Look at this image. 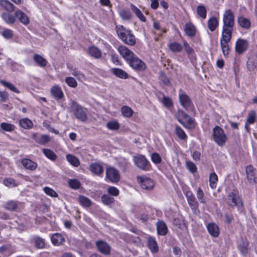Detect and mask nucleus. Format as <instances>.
Segmentation results:
<instances>
[{"instance_id":"obj_1","label":"nucleus","mask_w":257,"mask_h":257,"mask_svg":"<svg viewBox=\"0 0 257 257\" xmlns=\"http://www.w3.org/2000/svg\"><path fill=\"white\" fill-rule=\"evenodd\" d=\"M115 30L118 37L127 45L134 46L136 44V38L130 30L123 26H116Z\"/></svg>"},{"instance_id":"obj_2","label":"nucleus","mask_w":257,"mask_h":257,"mask_svg":"<svg viewBox=\"0 0 257 257\" xmlns=\"http://www.w3.org/2000/svg\"><path fill=\"white\" fill-rule=\"evenodd\" d=\"M223 29L222 32L232 34L234 25V16L230 10H226L223 16Z\"/></svg>"},{"instance_id":"obj_3","label":"nucleus","mask_w":257,"mask_h":257,"mask_svg":"<svg viewBox=\"0 0 257 257\" xmlns=\"http://www.w3.org/2000/svg\"><path fill=\"white\" fill-rule=\"evenodd\" d=\"M70 111L79 120L84 122L87 119V116L84 108L76 101L71 100L70 103Z\"/></svg>"},{"instance_id":"obj_4","label":"nucleus","mask_w":257,"mask_h":257,"mask_svg":"<svg viewBox=\"0 0 257 257\" xmlns=\"http://www.w3.org/2000/svg\"><path fill=\"white\" fill-rule=\"evenodd\" d=\"M213 138L214 141L221 147L224 146L227 140L223 130L219 126H216L213 128Z\"/></svg>"},{"instance_id":"obj_5","label":"nucleus","mask_w":257,"mask_h":257,"mask_svg":"<svg viewBox=\"0 0 257 257\" xmlns=\"http://www.w3.org/2000/svg\"><path fill=\"white\" fill-rule=\"evenodd\" d=\"M133 161L135 164L141 170L148 171L150 168L149 161L142 155L134 156Z\"/></svg>"},{"instance_id":"obj_6","label":"nucleus","mask_w":257,"mask_h":257,"mask_svg":"<svg viewBox=\"0 0 257 257\" xmlns=\"http://www.w3.org/2000/svg\"><path fill=\"white\" fill-rule=\"evenodd\" d=\"M106 178L112 183H117L120 180V174L115 168L109 167L106 170Z\"/></svg>"},{"instance_id":"obj_7","label":"nucleus","mask_w":257,"mask_h":257,"mask_svg":"<svg viewBox=\"0 0 257 257\" xmlns=\"http://www.w3.org/2000/svg\"><path fill=\"white\" fill-rule=\"evenodd\" d=\"M96 246L101 253L108 255L111 253V247L108 243L103 240H98L95 242Z\"/></svg>"},{"instance_id":"obj_8","label":"nucleus","mask_w":257,"mask_h":257,"mask_svg":"<svg viewBox=\"0 0 257 257\" xmlns=\"http://www.w3.org/2000/svg\"><path fill=\"white\" fill-rule=\"evenodd\" d=\"M127 63L132 68L136 70L143 71L146 68L145 63L136 55Z\"/></svg>"},{"instance_id":"obj_9","label":"nucleus","mask_w":257,"mask_h":257,"mask_svg":"<svg viewBox=\"0 0 257 257\" xmlns=\"http://www.w3.org/2000/svg\"><path fill=\"white\" fill-rule=\"evenodd\" d=\"M137 180L142 188L146 190L151 189L153 188L155 184L152 179L144 176H138Z\"/></svg>"},{"instance_id":"obj_10","label":"nucleus","mask_w":257,"mask_h":257,"mask_svg":"<svg viewBox=\"0 0 257 257\" xmlns=\"http://www.w3.org/2000/svg\"><path fill=\"white\" fill-rule=\"evenodd\" d=\"M117 50L121 57L127 62L134 57L135 54L130 49L124 46H120L118 47Z\"/></svg>"},{"instance_id":"obj_11","label":"nucleus","mask_w":257,"mask_h":257,"mask_svg":"<svg viewBox=\"0 0 257 257\" xmlns=\"http://www.w3.org/2000/svg\"><path fill=\"white\" fill-rule=\"evenodd\" d=\"M248 46V43L246 40L238 39L235 43V51L239 55L242 54L247 50Z\"/></svg>"},{"instance_id":"obj_12","label":"nucleus","mask_w":257,"mask_h":257,"mask_svg":"<svg viewBox=\"0 0 257 257\" xmlns=\"http://www.w3.org/2000/svg\"><path fill=\"white\" fill-rule=\"evenodd\" d=\"M179 101L181 105L187 110L193 105L190 98L186 93H182L179 94Z\"/></svg>"},{"instance_id":"obj_13","label":"nucleus","mask_w":257,"mask_h":257,"mask_svg":"<svg viewBox=\"0 0 257 257\" xmlns=\"http://www.w3.org/2000/svg\"><path fill=\"white\" fill-rule=\"evenodd\" d=\"M246 174L248 181L251 184L256 183L255 170L250 165L246 167Z\"/></svg>"},{"instance_id":"obj_14","label":"nucleus","mask_w":257,"mask_h":257,"mask_svg":"<svg viewBox=\"0 0 257 257\" xmlns=\"http://www.w3.org/2000/svg\"><path fill=\"white\" fill-rule=\"evenodd\" d=\"M21 162L23 166L27 170L35 171L38 167L37 163L29 159H23Z\"/></svg>"},{"instance_id":"obj_15","label":"nucleus","mask_w":257,"mask_h":257,"mask_svg":"<svg viewBox=\"0 0 257 257\" xmlns=\"http://www.w3.org/2000/svg\"><path fill=\"white\" fill-rule=\"evenodd\" d=\"M207 230L209 234L214 237H218L219 229L218 225L215 223H210L207 225Z\"/></svg>"},{"instance_id":"obj_16","label":"nucleus","mask_w":257,"mask_h":257,"mask_svg":"<svg viewBox=\"0 0 257 257\" xmlns=\"http://www.w3.org/2000/svg\"><path fill=\"white\" fill-rule=\"evenodd\" d=\"M90 170L94 174L100 176L103 173V167L99 163H94L90 165Z\"/></svg>"},{"instance_id":"obj_17","label":"nucleus","mask_w":257,"mask_h":257,"mask_svg":"<svg viewBox=\"0 0 257 257\" xmlns=\"http://www.w3.org/2000/svg\"><path fill=\"white\" fill-rule=\"evenodd\" d=\"M247 69L249 71H253L257 66V54H252L248 59L246 63Z\"/></svg>"},{"instance_id":"obj_18","label":"nucleus","mask_w":257,"mask_h":257,"mask_svg":"<svg viewBox=\"0 0 257 257\" xmlns=\"http://www.w3.org/2000/svg\"><path fill=\"white\" fill-rule=\"evenodd\" d=\"M71 71V74L74 76L78 81L83 82L86 80V77L84 73L76 68H72L68 67Z\"/></svg>"},{"instance_id":"obj_19","label":"nucleus","mask_w":257,"mask_h":257,"mask_svg":"<svg viewBox=\"0 0 257 257\" xmlns=\"http://www.w3.org/2000/svg\"><path fill=\"white\" fill-rule=\"evenodd\" d=\"M15 17L17 18L22 23L25 25H28L29 22V19L27 15L21 10H17L15 12Z\"/></svg>"},{"instance_id":"obj_20","label":"nucleus","mask_w":257,"mask_h":257,"mask_svg":"<svg viewBox=\"0 0 257 257\" xmlns=\"http://www.w3.org/2000/svg\"><path fill=\"white\" fill-rule=\"evenodd\" d=\"M231 37L232 34L222 32L221 38L220 39L221 47L229 46L228 43L230 42Z\"/></svg>"},{"instance_id":"obj_21","label":"nucleus","mask_w":257,"mask_h":257,"mask_svg":"<svg viewBox=\"0 0 257 257\" xmlns=\"http://www.w3.org/2000/svg\"><path fill=\"white\" fill-rule=\"evenodd\" d=\"M148 245L150 250L153 253L158 251L159 248L155 239L153 237H149L148 239Z\"/></svg>"},{"instance_id":"obj_22","label":"nucleus","mask_w":257,"mask_h":257,"mask_svg":"<svg viewBox=\"0 0 257 257\" xmlns=\"http://www.w3.org/2000/svg\"><path fill=\"white\" fill-rule=\"evenodd\" d=\"M157 232L159 235H165L167 233L168 228L165 223L163 221H159L157 223Z\"/></svg>"},{"instance_id":"obj_23","label":"nucleus","mask_w":257,"mask_h":257,"mask_svg":"<svg viewBox=\"0 0 257 257\" xmlns=\"http://www.w3.org/2000/svg\"><path fill=\"white\" fill-rule=\"evenodd\" d=\"M0 6L6 11L11 12L14 11V5L8 0H1Z\"/></svg>"},{"instance_id":"obj_24","label":"nucleus","mask_w":257,"mask_h":257,"mask_svg":"<svg viewBox=\"0 0 257 257\" xmlns=\"http://www.w3.org/2000/svg\"><path fill=\"white\" fill-rule=\"evenodd\" d=\"M218 21L216 17L213 16L211 17L207 22V26L209 30L211 32H213L215 31L216 28L218 26Z\"/></svg>"},{"instance_id":"obj_25","label":"nucleus","mask_w":257,"mask_h":257,"mask_svg":"<svg viewBox=\"0 0 257 257\" xmlns=\"http://www.w3.org/2000/svg\"><path fill=\"white\" fill-rule=\"evenodd\" d=\"M88 53L89 55L96 59H99L101 57V51L95 46H91L88 48Z\"/></svg>"},{"instance_id":"obj_26","label":"nucleus","mask_w":257,"mask_h":257,"mask_svg":"<svg viewBox=\"0 0 257 257\" xmlns=\"http://www.w3.org/2000/svg\"><path fill=\"white\" fill-rule=\"evenodd\" d=\"M185 196L190 206H195L198 205V202L191 191H186Z\"/></svg>"},{"instance_id":"obj_27","label":"nucleus","mask_w":257,"mask_h":257,"mask_svg":"<svg viewBox=\"0 0 257 257\" xmlns=\"http://www.w3.org/2000/svg\"><path fill=\"white\" fill-rule=\"evenodd\" d=\"M229 199L231 200L232 202L236 206H240L242 205V202L238 195L233 192H230L228 194Z\"/></svg>"},{"instance_id":"obj_28","label":"nucleus","mask_w":257,"mask_h":257,"mask_svg":"<svg viewBox=\"0 0 257 257\" xmlns=\"http://www.w3.org/2000/svg\"><path fill=\"white\" fill-rule=\"evenodd\" d=\"M34 61L40 67H44L47 64V60L39 54H35L33 56Z\"/></svg>"},{"instance_id":"obj_29","label":"nucleus","mask_w":257,"mask_h":257,"mask_svg":"<svg viewBox=\"0 0 257 257\" xmlns=\"http://www.w3.org/2000/svg\"><path fill=\"white\" fill-rule=\"evenodd\" d=\"M51 241L54 245H58L61 244L64 241V238L60 233H57L52 236Z\"/></svg>"},{"instance_id":"obj_30","label":"nucleus","mask_w":257,"mask_h":257,"mask_svg":"<svg viewBox=\"0 0 257 257\" xmlns=\"http://www.w3.org/2000/svg\"><path fill=\"white\" fill-rule=\"evenodd\" d=\"M111 71L113 75L121 79H125L128 76L124 71L119 68H112Z\"/></svg>"},{"instance_id":"obj_31","label":"nucleus","mask_w":257,"mask_h":257,"mask_svg":"<svg viewBox=\"0 0 257 257\" xmlns=\"http://www.w3.org/2000/svg\"><path fill=\"white\" fill-rule=\"evenodd\" d=\"M20 125L25 129H30L33 126V123L28 118H23L19 121Z\"/></svg>"},{"instance_id":"obj_32","label":"nucleus","mask_w":257,"mask_h":257,"mask_svg":"<svg viewBox=\"0 0 257 257\" xmlns=\"http://www.w3.org/2000/svg\"><path fill=\"white\" fill-rule=\"evenodd\" d=\"M185 32L187 36L193 37L195 36L196 34V29L192 24L188 23L185 25Z\"/></svg>"},{"instance_id":"obj_33","label":"nucleus","mask_w":257,"mask_h":257,"mask_svg":"<svg viewBox=\"0 0 257 257\" xmlns=\"http://www.w3.org/2000/svg\"><path fill=\"white\" fill-rule=\"evenodd\" d=\"M131 8L132 11L136 14V16L142 22H146V19L141 11L133 4L131 5Z\"/></svg>"},{"instance_id":"obj_34","label":"nucleus","mask_w":257,"mask_h":257,"mask_svg":"<svg viewBox=\"0 0 257 257\" xmlns=\"http://www.w3.org/2000/svg\"><path fill=\"white\" fill-rule=\"evenodd\" d=\"M185 120V121H183V123H181L185 127L189 130L195 127V121L192 118L188 116Z\"/></svg>"},{"instance_id":"obj_35","label":"nucleus","mask_w":257,"mask_h":257,"mask_svg":"<svg viewBox=\"0 0 257 257\" xmlns=\"http://www.w3.org/2000/svg\"><path fill=\"white\" fill-rule=\"evenodd\" d=\"M51 93L52 95L58 99H61L63 96V93L61 89L58 86H54L51 88Z\"/></svg>"},{"instance_id":"obj_36","label":"nucleus","mask_w":257,"mask_h":257,"mask_svg":"<svg viewBox=\"0 0 257 257\" xmlns=\"http://www.w3.org/2000/svg\"><path fill=\"white\" fill-rule=\"evenodd\" d=\"M122 114L126 117H131L134 113L133 110L128 106L124 105L121 108Z\"/></svg>"},{"instance_id":"obj_37","label":"nucleus","mask_w":257,"mask_h":257,"mask_svg":"<svg viewBox=\"0 0 257 257\" xmlns=\"http://www.w3.org/2000/svg\"><path fill=\"white\" fill-rule=\"evenodd\" d=\"M218 181V177L215 173L213 172L209 176V184L211 188L214 189L216 187L217 182Z\"/></svg>"},{"instance_id":"obj_38","label":"nucleus","mask_w":257,"mask_h":257,"mask_svg":"<svg viewBox=\"0 0 257 257\" xmlns=\"http://www.w3.org/2000/svg\"><path fill=\"white\" fill-rule=\"evenodd\" d=\"M238 23L240 27L245 29H248L250 26L249 21L242 17L238 18Z\"/></svg>"},{"instance_id":"obj_39","label":"nucleus","mask_w":257,"mask_h":257,"mask_svg":"<svg viewBox=\"0 0 257 257\" xmlns=\"http://www.w3.org/2000/svg\"><path fill=\"white\" fill-rule=\"evenodd\" d=\"M43 152L45 156L51 160L55 161L56 160L57 155L52 150L48 149H44Z\"/></svg>"},{"instance_id":"obj_40","label":"nucleus","mask_w":257,"mask_h":257,"mask_svg":"<svg viewBox=\"0 0 257 257\" xmlns=\"http://www.w3.org/2000/svg\"><path fill=\"white\" fill-rule=\"evenodd\" d=\"M4 184L8 187H15L19 185L15 179L12 178H8L4 180Z\"/></svg>"},{"instance_id":"obj_41","label":"nucleus","mask_w":257,"mask_h":257,"mask_svg":"<svg viewBox=\"0 0 257 257\" xmlns=\"http://www.w3.org/2000/svg\"><path fill=\"white\" fill-rule=\"evenodd\" d=\"M33 240L35 244V246L38 248H43L45 246L44 240L39 236H35L33 238Z\"/></svg>"},{"instance_id":"obj_42","label":"nucleus","mask_w":257,"mask_h":257,"mask_svg":"<svg viewBox=\"0 0 257 257\" xmlns=\"http://www.w3.org/2000/svg\"><path fill=\"white\" fill-rule=\"evenodd\" d=\"M17 207V203L14 200L9 201L4 205V208L10 211L15 210Z\"/></svg>"},{"instance_id":"obj_43","label":"nucleus","mask_w":257,"mask_h":257,"mask_svg":"<svg viewBox=\"0 0 257 257\" xmlns=\"http://www.w3.org/2000/svg\"><path fill=\"white\" fill-rule=\"evenodd\" d=\"M170 50L173 52H179L182 49V45L177 42H173L169 45Z\"/></svg>"},{"instance_id":"obj_44","label":"nucleus","mask_w":257,"mask_h":257,"mask_svg":"<svg viewBox=\"0 0 257 257\" xmlns=\"http://www.w3.org/2000/svg\"><path fill=\"white\" fill-rule=\"evenodd\" d=\"M66 158L67 161L75 167H78L80 165L79 160L74 156L69 154L66 156Z\"/></svg>"},{"instance_id":"obj_45","label":"nucleus","mask_w":257,"mask_h":257,"mask_svg":"<svg viewBox=\"0 0 257 257\" xmlns=\"http://www.w3.org/2000/svg\"><path fill=\"white\" fill-rule=\"evenodd\" d=\"M101 201L103 204L109 205L114 202V199L110 195L104 194L101 197Z\"/></svg>"},{"instance_id":"obj_46","label":"nucleus","mask_w":257,"mask_h":257,"mask_svg":"<svg viewBox=\"0 0 257 257\" xmlns=\"http://www.w3.org/2000/svg\"><path fill=\"white\" fill-rule=\"evenodd\" d=\"M79 201L80 204L85 207L90 206L91 203V202L89 198L83 196H80L79 197Z\"/></svg>"},{"instance_id":"obj_47","label":"nucleus","mask_w":257,"mask_h":257,"mask_svg":"<svg viewBox=\"0 0 257 257\" xmlns=\"http://www.w3.org/2000/svg\"><path fill=\"white\" fill-rule=\"evenodd\" d=\"M175 133L176 135L181 140H185L187 139V135L184 131L180 126H176L175 128Z\"/></svg>"},{"instance_id":"obj_48","label":"nucleus","mask_w":257,"mask_h":257,"mask_svg":"<svg viewBox=\"0 0 257 257\" xmlns=\"http://www.w3.org/2000/svg\"><path fill=\"white\" fill-rule=\"evenodd\" d=\"M0 82L1 84H2L5 86L7 87L8 88L10 89L11 91L16 92V93H19L20 91L18 90V89L12 83L7 82L4 80H1L0 81Z\"/></svg>"},{"instance_id":"obj_49","label":"nucleus","mask_w":257,"mask_h":257,"mask_svg":"<svg viewBox=\"0 0 257 257\" xmlns=\"http://www.w3.org/2000/svg\"><path fill=\"white\" fill-rule=\"evenodd\" d=\"M197 13L198 15L202 19H205L206 18V10L205 8L202 6L200 5L197 7L196 9Z\"/></svg>"},{"instance_id":"obj_50","label":"nucleus","mask_w":257,"mask_h":257,"mask_svg":"<svg viewBox=\"0 0 257 257\" xmlns=\"http://www.w3.org/2000/svg\"><path fill=\"white\" fill-rule=\"evenodd\" d=\"M65 82L72 88H76L77 86V82L76 79L72 77H67L65 78Z\"/></svg>"},{"instance_id":"obj_51","label":"nucleus","mask_w":257,"mask_h":257,"mask_svg":"<svg viewBox=\"0 0 257 257\" xmlns=\"http://www.w3.org/2000/svg\"><path fill=\"white\" fill-rule=\"evenodd\" d=\"M2 18L8 24H13L15 21V17L9 13H4Z\"/></svg>"},{"instance_id":"obj_52","label":"nucleus","mask_w":257,"mask_h":257,"mask_svg":"<svg viewBox=\"0 0 257 257\" xmlns=\"http://www.w3.org/2000/svg\"><path fill=\"white\" fill-rule=\"evenodd\" d=\"M1 127L3 130L7 132H12L15 128V126L14 124L6 122H2L1 124Z\"/></svg>"},{"instance_id":"obj_53","label":"nucleus","mask_w":257,"mask_h":257,"mask_svg":"<svg viewBox=\"0 0 257 257\" xmlns=\"http://www.w3.org/2000/svg\"><path fill=\"white\" fill-rule=\"evenodd\" d=\"M106 126L108 128L111 130H116L119 127V124L116 120L109 121L107 123Z\"/></svg>"},{"instance_id":"obj_54","label":"nucleus","mask_w":257,"mask_h":257,"mask_svg":"<svg viewBox=\"0 0 257 257\" xmlns=\"http://www.w3.org/2000/svg\"><path fill=\"white\" fill-rule=\"evenodd\" d=\"M196 196L200 203L203 204L206 203L204 192L200 188L197 189Z\"/></svg>"},{"instance_id":"obj_55","label":"nucleus","mask_w":257,"mask_h":257,"mask_svg":"<svg viewBox=\"0 0 257 257\" xmlns=\"http://www.w3.org/2000/svg\"><path fill=\"white\" fill-rule=\"evenodd\" d=\"M189 115L182 110H179L176 114V117L178 121L181 124L183 123L182 118L186 119Z\"/></svg>"},{"instance_id":"obj_56","label":"nucleus","mask_w":257,"mask_h":257,"mask_svg":"<svg viewBox=\"0 0 257 257\" xmlns=\"http://www.w3.org/2000/svg\"><path fill=\"white\" fill-rule=\"evenodd\" d=\"M151 160L152 162L156 164H160L162 161V158L160 155L156 152L153 153L152 154Z\"/></svg>"},{"instance_id":"obj_57","label":"nucleus","mask_w":257,"mask_h":257,"mask_svg":"<svg viewBox=\"0 0 257 257\" xmlns=\"http://www.w3.org/2000/svg\"><path fill=\"white\" fill-rule=\"evenodd\" d=\"M248 245L247 242H243L238 246L239 250L242 254H246L248 252Z\"/></svg>"},{"instance_id":"obj_58","label":"nucleus","mask_w":257,"mask_h":257,"mask_svg":"<svg viewBox=\"0 0 257 257\" xmlns=\"http://www.w3.org/2000/svg\"><path fill=\"white\" fill-rule=\"evenodd\" d=\"M119 15L122 19L125 20H130L132 17L131 12L128 11L121 10Z\"/></svg>"},{"instance_id":"obj_59","label":"nucleus","mask_w":257,"mask_h":257,"mask_svg":"<svg viewBox=\"0 0 257 257\" xmlns=\"http://www.w3.org/2000/svg\"><path fill=\"white\" fill-rule=\"evenodd\" d=\"M160 81L165 85H168L170 81L165 73L161 72L159 76Z\"/></svg>"},{"instance_id":"obj_60","label":"nucleus","mask_w":257,"mask_h":257,"mask_svg":"<svg viewBox=\"0 0 257 257\" xmlns=\"http://www.w3.org/2000/svg\"><path fill=\"white\" fill-rule=\"evenodd\" d=\"M186 167L192 173L196 172L197 171L196 165L191 161H188L186 162Z\"/></svg>"},{"instance_id":"obj_61","label":"nucleus","mask_w":257,"mask_h":257,"mask_svg":"<svg viewBox=\"0 0 257 257\" xmlns=\"http://www.w3.org/2000/svg\"><path fill=\"white\" fill-rule=\"evenodd\" d=\"M43 190L46 194L51 197H57L58 195L57 193L51 188L46 187L44 188Z\"/></svg>"},{"instance_id":"obj_62","label":"nucleus","mask_w":257,"mask_h":257,"mask_svg":"<svg viewBox=\"0 0 257 257\" xmlns=\"http://www.w3.org/2000/svg\"><path fill=\"white\" fill-rule=\"evenodd\" d=\"M255 119V112L254 110H251L248 115L247 122L249 124L253 123Z\"/></svg>"},{"instance_id":"obj_63","label":"nucleus","mask_w":257,"mask_h":257,"mask_svg":"<svg viewBox=\"0 0 257 257\" xmlns=\"http://www.w3.org/2000/svg\"><path fill=\"white\" fill-rule=\"evenodd\" d=\"M69 184L70 187L73 189H78L80 186V182L76 179L70 180Z\"/></svg>"},{"instance_id":"obj_64","label":"nucleus","mask_w":257,"mask_h":257,"mask_svg":"<svg viewBox=\"0 0 257 257\" xmlns=\"http://www.w3.org/2000/svg\"><path fill=\"white\" fill-rule=\"evenodd\" d=\"M50 137L47 135H42L40 136L39 144L44 145L50 141Z\"/></svg>"}]
</instances>
